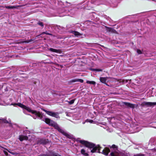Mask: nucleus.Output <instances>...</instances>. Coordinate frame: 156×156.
Returning a JSON list of instances; mask_svg holds the SVG:
<instances>
[{"instance_id": "1a4fd4ad", "label": "nucleus", "mask_w": 156, "mask_h": 156, "mask_svg": "<svg viewBox=\"0 0 156 156\" xmlns=\"http://www.w3.org/2000/svg\"><path fill=\"white\" fill-rule=\"evenodd\" d=\"M108 78L107 77H100V81L102 83L105 84H106V82H108Z\"/></svg>"}, {"instance_id": "0eeeda50", "label": "nucleus", "mask_w": 156, "mask_h": 156, "mask_svg": "<svg viewBox=\"0 0 156 156\" xmlns=\"http://www.w3.org/2000/svg\"><path fill=\"white\" fill-rule=\"evenodd\" d=\"M48 140L40 139L38 141L37 144H42L44 145L48 142Z\"/></svg>"}, {"instance_id": "393cba45", "label": "nucleus", "mask_w": 156, "mask_h": 156, "mask_svg": "<svg viewBox=\"0 0 156 156\" xmlns=\"http://www.w3.org/2000/svg\"><path fill=\"white\" fill-rule=\"evenodd\" d=\"M103 69H96V71H98V72H101L102 71Z\"/></svg>"}, {"instance_id": "6ab92c4d", "label": "nucleus", "mask_w": 156, "mask_h": 156, "mask_svg": "<svg viewBox=\"0 0 156 156\" xmlns=\"http://www.w3.org/2000/svg\"><path fill=\"white\" fill-rule=\"evenodd\" d=\"M81 153H82V154H83L85 156H86L87 154L85 152V151L83 149H82L81 150Z\"/></svg>"}, {"instance_id": "6e6552de", "label": "nucleus", "mask_w": 156, "mask_h": 156, "mask_svg": "<svg viewBox=\"0 0 156 156\" xmlns=\"http://www.w3.org/2000/svg\"><path fill=\"white\" fill-rule=\"evenodd\" d=\"M122 104L123 105H125L127 107H130L132 108H134V105L130 103L126 102H122Z\"/></svg>"}, {"instance_id": "cd10ccee", "label": "nucleus", "mask_w": 156, "mask_h": 156, "mask_svg": "<svg viewBox=\"0 0 156 156\" xmlns=\"http://www.w3.org/2000/svg\"><path fill=\"white\" fill-rule=\"evenodd\" d=\"M85 123V122H83V124H84Z\"/></svg>"}, {"instance_id": "f03ea898", "label": "nucleus", "mask_w": 156, "mask_h": 156, "mask_svg": "<svg viewBox=\"0 0 156 156\" xmlns=\"http://www.w3.org/2000/svg\"><path fill=\"white\" fill-rule=\"evenodd\" d=\"M66 3H68L66 2ZM69 5H67L66 7L62 9V11L60 13L63 14L60 16H64L66 15L73 16L77 13L78 9H90L93 7L94 5H99L102 3L101 2V0H91L90 2L89 0H86L82 2L76 6L74 5H71L70 3H68Z\"/></svg>"}, {"instance_id": "b1692460", "label": "nucleus", "mask_w": 156, "mask_h": 156, "mask_svg": "<svg viewBox=\"0 0 156 156\" xmlns=\"http://www.w3.org/2000/svg\"><path fill=\"white\" fill-rule=\"evenodd\" d=\"M137 52L138 54H139L142 53L141 51L140 50H139V49H137Z\"/></svg>"}, {"instance_id": "20e7f679", "label": "nucleus", "mask_w": 156, "mask_h": 156, "mask_svg": "<svg viewBox=\"0 0 156 156\" xmlns=\"http://www.w3.org/2000/svg\"><path fill=\"white\" fill-rule=\"evenodd\" d=\"M23 134L20 135L19 136V139L20 141L27 140L28 138L27 136H29L27 134H29L30 132L27 130H25L23 131Z\"/></svg>"}, {"instance_id": "ddd939ff", "label": "nucleus", "mask_w": 156, "mask_h": 156, "mask_svg": "<svg viewBox=\"0 0 156 156\" xmlns=\"http://www.w3.org/2000/svg\"><path fill=\"white\" fill-rule=\"evenodd\" d=\"M9 123V122L5 119H0V123Z\"/></svg>"}, {"instance_id": "5701e85b", "label": "nucleus", "mask_w": 156, "mask_h": 156, "mask_svg": "<svg viewBox=\"0 0 156 156\" xmlns=\"http://www.w3.org/2000/svg\"><path fill=\"white\" fill-rule=\"evenodd\" d=\"M44 34H46V35H51V34L47 32V31L43 32L42 33L41 35H43Z\"/></svg>"}, {"instance_id": "a878e982", "label": "nucleus", "mask_w": 156, "mask_h": 156, "mask_svg": "<svg viewBox=\"0 0 156 156\" xmlns=\"http://www.w3.org/2000/svg\"><path fill=\"white\" fill-rule=\"evenodd\" d=\"M8 151L9 153H11V154H12V155H15L16 154L15 152H11L9 151Z\"/></svg>"}, {"instance_id": "dca6fc26", "label": "nucleus", "mask_w": 156, "mask_h": 156, "mask_svg": "<svg viewBox=\"0 0 156 156\" xmlns=\"http://www.w3.org/2000/svg\"><path fill=\"white\" fill-rule=\"evenodd\" d=\"M34 40L33 39H30L29 40H27L26 41H22V43H29L30 42H33Z\"/></svg>"}, {"instance_id": "aec40b11", "label": "nucleus", "mask_w": 156, "mask_h": 156, "mask_svg": "<svg viewBox=\"0 0 156 156\" xmlns=\"http://www.w3.org/2000/svg\"><path fill=\"white\" fill-rule=\"evenodd\" d=\"M105 27L106 28V29L107 30L109 31H112L113 29L111 27H109L106 26H105Z\"/></svg>"}, {"instance_id": "4468645a", "label": "nucleus", "mask_w": 156, "mask_h": 156, "mask_svg": "<svg viewBox=\"0 0 156 156\" xmlns=\"http://www.w3.org/2000/svg\"><path fill=\"white\" fill-rule=\"evenodd\" d=\"M5 8L7 9H13L16 8H17V6H5Z\"/></svg>"}, {"instance_id": "412c9836", "label": "nucleus", "mask_w": 156, "mask_h": 156, "mask_svg": "<svg viewBox=\"0 0 156 156\" xmlns=\"http://www.w3.org/2000/svg\"><path fill=\"white\" fill-rule=\"evenodd\" d=\"M93 122V120H91V119H87L85 121L86 122H90L91 123H92Z\"/></svg>"}, {"instance_id": "423d86ee", "label": "nucleus", "mask_w": 156, "mask_h": 156, "mask_svg": "<svg viewBox=\"0 0 156 156\" xmlns=\"http://www.w3.org/2000/svg\"><path fill=\"white\" fill-rule=\"evenodd\" d=\"M141 105L142 106H147V107H151L152 106L156 105V102L144 101L141 104Z\"/></svg>"}, {"instance_id": "f8f14e48", "label": "nucleus", "mask_w": 156, "mask_h": 156, "mask_svg": "<svg viewBox=\"0 0 156 156\" xmlns=\"http://www.w3.org/2000/svg\"><path fill=\"white\" fill-rule=\"evenodd\" d=\"M72 82H80L81 83H82L83 82V80L81 79H77L73 80H72Z\"/></svg>"}, {"instance_id": "bb28decb", "label": "nucleus", "mask_w": 156, "mask_h": 156, "mask_svg": "<svg viewBox=\"0 0 156 156\" xmlns=\"http://www.w3.org/2000/svg\"><path fill=\"white\" fill-rule=\"evenodd\" d=\"M90 69L92 71H96V69L91 68Z\"/></svg>"}, {"instance_id": "9b49d317", "label": "nucleus", "mask_w": 156, "mask_h": 156, "mask_svg": "<svg viewBox=\"0 0 156 156\" xmlns=\"http://www.w3.org/2000/svg\"><path fill=\"white\" fill-rule=\"evenodd\" d=\"M48 49L49 51L51 52H55L57 53H59L60 52V50H59L56 49L51 48H49Z\"/></svg>"}, {"instance_id": "f257e3e1", "label": "nucleus", "mask_w": 156, "mask_h": 156, "mask_svg": "<svg viewBox=\"0 0 156 156\" xmlns=\"http://www.w3.org/2000/svg\"><path fill=\"white\" fill-rule=\"evenodd\" d=\"M11 105H12L14 106L17 105L21 108L23 109V112L25 114L26 113L25 111L24 110V109L26 110L29 112H31L33 115L32 116L34 119H35L37 118H38L44 121L49 126L54 127L55 129H57L59 132L62 134L67 137L69 139H72L73 138V135L71 134L65 130L61 128L55 122L53 121L49 118H44L42 113H41L40 112L32 110L29 107L26 106L21 103H15L13 104H12Z\"/></svg>"}, {"instance_id": "2eb2a0df", "label": "nucleus", "mask_w": 156, "mask_h": 156, "mask_svg": "<svg viewBox=\"0 0 156 156\" xmlns=\"http://www.w3.org/2000/svg\"><path fill=\"white\" fill-rule=\"evenodd\" d=\"M37 24L42 27H43L44 26V23L40 21H38L37 23Z\"/></svg>"}, {"instance_id": "7ed1b4c3", "label": "nucleus", "mask_w": 156, "mask_h": 156, "mask_svg": "<svg viewBox=\"0 0 156 156\" xmlns=\"http://www.w3.org/2000/svg\"><path fill=\"white\" fill-rule=\"evenodd\" d=\"M76 141L78 142H80L81 144L84 145L86 147H88L90 149H92L91 150V152L92 153L95 152H98V153H101L102 154L107 156L108 153L110 151L109 148L107 147H105L102 151L101 152L100 151L101 147L98 145H96L94 144L87 141L80 140L79 139H77Z\"/></svg>"}, {"instance_id": "a211bd4d", "label": "nucleus", "mask_w": 156, "mask_h": 156, "mask_svg": "<svg viewBox=\"0 0 156 156\" xmlns=\"http://www.w3.org/2000/svg\"><path fill=\"white\" fill-rule=\"evenodd\" d=\"M75 101V99H73L72 100H71L70 101H66L67 102H68L69 104L72 105L74 103Z\"/></svg>"}, {"instance_id": "9d476101", "label": "nucleus", "mask_w": 156, "mask_h": 156, "mask_svg": "<svg viewBox=\"0 0 156 156\" xmlns=\"http://www.w3.org/2000/svg\"><path fill=\"white\" fill-rule=\"evenodd\" d=\"M71 33L73 34H74L75 36L76 37L80 36L83 35L82 34H80L77 31H72Z\"/></svg>"}, {"instance_id": "39448f33", "label": "nucleus", "mask_w": 156, "mask_h": 156, "mask_svg": "<svg viewBox=\"0 0 156 156\" xmlns=\"http://www.w3.org/2000/svg\"><path fill=\"white\" fill-rule=\"evenodd\" d=\"M43 110L47 114L51 116L55 117L56 118H60L57 112L47 111L44 109H43Z\"/></svg>"}, {"instance_id": "f3484780", "label": "nucleus", "mask_w": 156, "mask_h": 156, "mask_svg": "<svg viewBox=\"0 0 156 156\" xmlns=\"http://www.w3.org/2000/svg\"><path fill=\"white\" fill-rule=\"evenodd\" d=\"M86 83L88 84H92L94 85L96 84V83L94 81H90L89 80H87L86 82Z\"/></svg>"}, {"instance_id": "4be33fe9", "label": "nucleus", "mask_w": 156, "mask_h": 156, "mask_svg": "<svg viewBox=\"0 0 156 156\" xmlns=\"http://www.w3.org/2000/svg\"><path fill=\"white\" fill-rule=\"evenodd\" d=\"M133 156H144V154H135Z\"/></svg>"}]
</instances>
